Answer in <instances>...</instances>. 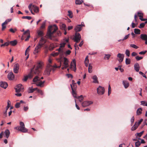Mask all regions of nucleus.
<instances>
[{
	"label": "nucleus",
	"mask_w": 147,
	"mask_h": 147,
	"mask_svg": "<svg viewBox=\"0 0 147 147\" xmlns=\"http://www.w3.org/2000/svg\"><path fill=\"white\" fill-rule=\"evenodd\" d=\"M42 63L41 62H39L36 67L35 66L31 70L30 73L27 76H24L22 79V80L24 82H26L28 79L32 78L33 76L32 74H39L41 70L42 67Z\"/></svg>",
	"instance_id": "f257e3e1"
},
{
	"label": "nucleus",
	"mask_w": 147,
	"mask_h": 147,
	"mask_svg": "<svg viewBox=\"0 0 147 147\" xmlns=\"http://www.w3.org/2000/svg\"><path fill=\"white\" fill-rule=\"evenodd\" d=\"M58 28L56 25H54L53 26H50L48 27V32L47 34V37L50 39L53 40V38L57 36H59L61 35L60 32H57V35H55L56 30H57Z\"/></svg>",
	"instance_id": "f03ea898"
},
{
	"label": "nucleus",
	"mask_w": 147,
	"mask_h": 147,
	"mask_svg": "<svg viewBox=\"0 0 147 147\" xmlns=\"http://www.w3.org/2000/svg\"><path fill=\"white\" fill-rule=\"evenodd\" d=\"M47 42L46 39L42 37L39 41L38 44L36 47L33 53L35 55L37 54L40 50L41 48Z\"/></svg>",
	"instance_id": "7ed1b4c3"
},
{
	"label": "nucleus",
	"mask_w": 147,
	"mask_h": 147,
	"mask_svg": "<svg viewBox=\"0 0 147 147\" xmlns=\"http://www.w3.org/2000/svg\"><path fill=\"white\" fill-rule=\"evenodd\" d=\"M82 29V27L80 25H78L76 26L75 28V30L76 32L75 33V36L74 38L75 41L76 42L78 43L80 40L81 36L80 34L78 33L77 32H79Z\"/></svg>",
	"instance_id": "20e7f679"
},
{
	"label": "nucleus",
	"mask_w": 147,
	"mask_h": 147,
	"mask_svg": "<svg viewBox=\"0 0 147 147\" xmlns=\"http://www.w3.org/2000/svg\"><path fill=\"white\" fill-rule=\"evenodd\" d=\"M69 39L68 38H65L63 40V42L60 44L59 48L56 50L57 51L59 52L60 53V56H63L64 53L63 49L62 48L65 47V44L68 42Z\"/></svg>",
	"instance_id": "39448f33"
},
{
	"label": "nucleus",
	"mask_w": 147,
	"mask_h": 147,
	"mask_svg": "<svg viewBox=\"0 0 147 147\" xmlns=\"http://www.w3.org/2000/svg\"><path fill=\"white\" fill-rule=\"evenodd\" d=\"M57 65L55 64V65L52 66L49 64H48L46 69L45 70L44 74L45 75H49L51 71L53 70V71H55L54 68L57 67Z\"/></svg>",
	"instance_id": "423d86ee"
},
{
	"label": "nucleus",
	"mask_w": 147,
	"mask_h": 147,
	"mask_svg": "<svg viewBox=\"0 0 147 147\" xmlns=\"http://www.w3.org/2000/svg\"><path fill=\"white\" fill-rule=\"evenodd\" d=\"M20 126L16 127V129L22 132L26 133L27 132L28 129L25 128L24 123L22 121H21L20 123Z\"/></svg>",
	"instance_id": "0eeeda50"
},
{
	"label": "nucleus",
	"mask_w": 147,
	"mask_h": 147,
	"mask_svg": "<svg viewBox=\"0 0 147 147\" xmlns=\"http://www.w3.org/2000/svg\"><path fill=\"white\" fill-rule=\"evenodd\" d=\"M60 61H62V63H63V64L62 65L61 69H66L69 67V61L68 59L66 57H64L63 60H60Z\"/></svg>",
	"instance_id": "6e6552de"
},
{
	"label": "nucleus",
	"mask_w": 147,
	"mask_h": 147,
	"mask_svg": "<svg viewBox=\"0 0 147 147\" xmlns=\"http://www.w3.org/2000/svg\"><path fill=\"white\" fill-rule=\"evenodd\" d=\"M76 84L77 83H71L70 84L72 90V94L74 98H77L76 94L75 92L77 87Z\"/></svg>",
	"instance_id": "1a4fd4ad"
},
{
	"label": "nucleus",
	"mask_w": 147,
	"mask_h": 147,
	"mask_svg": "<svg viewBox=\"0 0 147 147\" xmlns=\"http://www.w3.org/2000/svg\"><path fill=\"white\" fill-rule=\"evenodd\" d=\"M28 8L32 13L33 14H34V13H33L32 10H33L34 12L36 13L38 12V7L35 5H32V4H31L29 5Z\"/></svg>",
	"instance_id": "9d476101"
},
{
	"label": "nucleus",
	"mask_w": 147,
	"mask_h": 147,
	"mask_svg": "<svg viewBox=\"0 0 147 147\" xmlns=\"http://www.w3.org/2000/svg\"><path fill=\"white\" fill-rule=\"evenodd\" d=\"M14 89L16 92H19L23 91L24 86L22 84L20 83L18 84L14 88Z\"/></svg>",
	"instance_id": "9b49d317"
},
{
	"label": "nucleus",
	"mask_w": 147,
	"mask_h": 147,
	"mask_svg": "<svg viewBox=\"0 0 147 147\" xmlns=\"http://www.w3.org/2000/svg\"><path fill=\"white\" fill-rule=\"evenodd\" d=\"M97 93L99 95H103L105 93V89L104 88L100 86H99L97 88Z\"/></svg>",
	"instance_id": "f8f14e48"
},
{
	"label": "nucleus",
	"mask_w": 147,
	"mask_h": 147,
	"mask_svg": "<svg viewBox=\"0 0 147 147\" xmlns=\"http://www.w3.org/2000/svg\"><path fill=\"white\" fill-rule=\"evenodd\" d=\"M70 68L75 72L76 71V62L75 59H74L71 62Z\"/></svg>",
	"instance_id": "ddd939ff"
},
{
	"label": "nucleus",
	"mask_w": 147,
	"mask_h": 147,
	"mask_svg": "<svg viewBox=\"0 0 147 147\" xmlns=\"http://www.w3.org/2000/svg\"><path fill=\"white\" fill-rule=\"evenodd\" d=\"M93 102L90 101H86L82 103V105L83 107H87L90 105L92 104Z\"/></svg>",
	"instance_id": "4468645a"
},
{
	"label": "nucleus",
	"mask_w": 147,
	"mask_h": 147,
	"mask_svg": "<svg viewBox=\"0 0 147 147\" xmlns=\"http://www.w3.org/2000/svg\"><path fill=\"white\" fill-rule=\"evenodd\" d=\"M33 81L34 82L45 83V81H42L40 80V78L38 76H36L33 79Z\"/></svg>",
	"instance_id": "2eb2a0df"
},
{
	"label": "nucleus",
	"mask_w": 147,
	"mask_h": 147,
	"mask_svg": "<svg viewBox=\"0 0 147 147\" xmlns=\"http://www.w3.org/2000/svg\"><path fill=\"white\" fill-rule=\"evenodd\" d=\"M19 65L18 64H16L14 66L13 71L14 73L17 74L18 73Z\"/></svg>",
	"instance_id": "dca6fc26"
},
{
	"label": "nucleus",
	"mask_w": 147,
	"mask_h": 147,
	"mask_svg": "<svg viewBox=\"0 0 147 147\" xmlns=\"http://www.w3.org/2000/svg\"><path fill=\"white\" fill-rule=\"evenodd\" d=\"M117 57L119 58L118 60L119 62H121L123 61L124 57L123 54L119 53L117 55Z\"/></svg>",
	"instance_id": "f3484780"
},
{
	"label": "nucleus",
	"mask_w": 147,
	"mask_h": 147,
	"mask_svg": "<svg viewBox=\"0 0 147 147\" xmlns=\"http://www.w3.org/2000/svg\"><path fill=\"white\" fill-rule=\"evenodd\" d=\"M140 38L142 40H145V44L147 45V35L142 34L140 35Z\"/></svg>",
	"instance_id": "a211bd4d"
},
{
	"label": "nucleus",
	"mask_w": 147,
	"mask_h": 147,
	"mask_svg": "<svg viewBox=\"0 0 147 147\" xmlns=\"http://www.w3.org/2000/svg\"><path fill=\"white\" fill-rule=\"evenodd\" d=\"M8 79L10 80H13L14 78V76L12 72H10L7 75Z\"/></svg>",
	"instance_id": "6ab92c4d"
},
{
	"label": "nucleus",
	"mask_w": 147,
	"mask_h": 147,
	"mask_svg": "<svg viewBox=\"0 0 147 147\" xmlns=\"http://www.w3.org/2000/svg\"><path fill=\"white\" fill-rule=\"evenodd\" d=\"M37 89V88H33L32 86L28 88V92L29 93H32Z\"/></svg>",
	"instance_id": "aec40b11"
},
{
	"label": "nucleus",
	"mask_w": 147,
	"mask_h": 147,
	"mask_svg": "<svg viewBox=\"0 0 147 147\" xmlns=\"http://www.w3.org/2000/svg\"><path fill=\"white\" fill-rule=\"evenodd\" d=\"M24 35H26V36H27V37L26 39H25V40L26 41L28 40L30 37L29 30H27L24 33Z\"/></svg>",
	"instance_id": "412c9836"
},
{
	"label": "nucleus",
	"mask_w": 147,
	"mask_h": 147,
	"mask_svg": "<svg viewBox=\"0 0 147 147\" xmlns=\"http://www.w3.org/2000/svg\"><path fill=\"white\" fill-rule=\"evenodd\" d=\"M134 68L136 71L137 72H138L140 70V67L139 64L138 63H136L134 64Z\"/></svg>",
	"instance_id": "4be33fe9"
},
{
	"label": "nucleus",
	"mask_w": 147,
	"mask_h": 147,
	"mask_svg": "<svg viewBox=\"0 0 147 147\" xmlns=\"http://www.w3.org/2000/svg\"><path fill=\"white\" fill-rule=\"evenodd\" d=\"M7 106L6 107V110L4 112V115H7V110L9 108V107L11 104V102L9 100H8L7 101Z\"/></svg>",
	"instance_id": "5701e85b"
},
{
	"label": "nucleus",
	"mask_w": 147,
	"mask_h": 147,
	"mask_svg": "<svg viewBox=\"0 0 147 147\" xmlns=\"http://www.w3.org/2000/svg\"><path fill=\"white\" fill-rule=\"evenodd\" d=\"M4 134L6 137L8 138H9L10 134L9 130L8 129H6L4 131Z\"/></svg>",
	"instance_id": "b1692460"
},
{
	"label": "nucleus",
	"mask_w": 147,
	"mask_h": 147,
	"mask_svg": "<svg viewBox=\"0 0 147 147\" xmlns=\"http://www.w3.org/2000/svg\"><path fill=\"white\" fill-rule=\"evenodd\" d=\"M8 86V83H0V86L4 89H6Z\"/></svg>",
	"instance_id": "393cba45"
},
{
	"label": "nucleus",
	"mask_w": 147,
	"mask_h": 147,
	"mask_svg": "<svg viewBox=\"0 0 147 147\" xmlns=\"http://www.w3.org/2000/svg\"><path fill=\"white\" fill-rule=\"evenodd\" d=\"M142 109L141 108H138L136 114L138 115H140L142 113Z\"/></svg>",
	"instance_id": "a878e982"
},
{
	"label": "nucleus",
	"mask_w": 147,
	"mask_h": 147,
	"mask_svg": "<svg viewBox=\"0 0 147 147\" xmlns=\"http://www.w3.org/2000/svg\"><path fill=\"white\" fill-rule=\"evenodd\" d=\"M93 80V83H98V78L96 75L94 76L92 78Z\"/></svg>",
	"instance_id": "bb28decb"
},
{
	"label": "nucleus",
	"mask_w": 147,
	"mask_h": 147,
	"mask_svg": "<svg viewBox=\"0 0 147 147\" xmlns=\"http://www.w3.org/2000/svg\"><path fill=\"white\" fill-rule=\"evenodd\" d=\"M137 122H136L135 125L133 126L131 128V130L134 131L138 127V125L137 124Z\"/></svg>",
	"instance_id": "cd10ccee"
},
{
	"label": "nucleus",
	"mask_w": 147,
	"mask_h": 147,
	"mask_svg": "<svg viewBox=\"0 0 147 147\" xmlns=\"http://www.w3.org/2000/svg\"><path fill=\"white\" fill-rule=\"evenodd\" d=\"M38 36L40 37L44 35V33L43 32L40 30H38L37 32Z\"/></svg>",
	"instance_id": "c85d7f7f"
},
{
	"label": "nucleus",
	"mask_w": 147,
	"mask_h": 147,
	"mask_svg": "<svg viewBox=\"0 0 147 147\" xmlns=\"http://www.w3.org/2000/svg\"><path fill=\"white\" fill-rule=\"evenodd\" d=\"M9 43L12 46H14L17 44V41L16 40L11 41Z\"/></svg>",
	"instance_id": "c756f323"
},
{
	"label": "nucleus",
	"mask_w": 147,
	"mask_h": 147,
	"mask_svg": "<svg viewBox=\"0 0 147 147\" xmlns=\"http://www.w3.org/2000/svg\"><path fill=\"white\" fill-rule=\"evenodd\" d=\"M92 66L91 64H90L88 66V71L89 73H91L92 71Z\"/></svg>",
	"instance_id": "7c9ffc66"
},
{
	"label": "nucleus",
	"mask_w": 147,
	"mask_h": 147,
	"mask_svg": "<svg viewBox=\"0 0 147 147\" xmlns=\"http://www.w3.org/2000/svg\"><path fill=\"white\" fill-rule=\"evenodd\" d=\"M53 52L51 53V55L54 57L57 56L59 55H60V53H59V52Z\"/></svg>",
	"instance_id": "2f4dec72"
},
{
	"label": "nucleus",
	"mask_w": 147,
	"mask_h": 147,
	"mask_svg": "<svg viewBox=\"0 0 147 147\" xmlns=\"http://www.w3.org/2000/svg\"><path fill=\"white\" fill-rule=\"evenodd\" d=\"M144 132V131H142L141 132H140L139 133H137L136 134H135V136H136V137H140L142 134H143Z\"/></svg>",
	"instance_id": "473e14b6"
},
{
	"label": "nucleus",
	"mask_w": 147,
	"mask_h": 147,
	"mask_svg": "<svg viewBox=\"0 0 147 147\" xmlns=\"http://www.w3.org/2000/svg\"><path fill=\"white\" fill-rule=\"evenodd\" d=\"M104 58L105 59L108 60L110 58L111 55L110 54H105Z\"/></svg>",
	"instance_id": "72a5a7b5"
},
{
	"label": "nucleus",
	"mask_w": 147,
	"mask_h": 147,
	"mask_svg": "<svg viewBox=\"0 0 147 147\" xmlns=\"http://www.w3.org/2000/svg\"><path fill=\"white\" fill-rule=\"evenodd\" d=\"M55 47V46L53 44H51L49 47V49L50 50H52Z\"/></svg>",
	"instance_id": "f704fd0d"
},
{
	"label": "nucleus",
	"mask_w": 147,
	"mask_h": 147,
	"mask_svg": "<svg viewBox=\"0 0 147 147\" xmlns=\"http://www.w3.org/2000/svg\"><path fill=\"white\" fill-rule=\"evenodd\" d=\"M140 30L136 28L134 29V32L136 34H140Z\"/></svg>",
	"instance_id": "c9c22d12"
},
{
	"label": "nucleus",
	"mask_w": 147,
	"mask_h": 147,
	"mask_svg": "<svg viewBox=\"0 0 147 147\" xmlns=\"http://www.w3.org/2000/svg\"><path fill=\"white\" fill-rule=\"evenodd\" d=\"M111 89L110 84L109 85V87H108V95L109 96L110 94H111Z\"/></svg>",
	"instance_id": "e433bc0d"
},
{
	"label": "nucleus",
	"mask_w": 147,
	"mask_h": 147,
	"mask_svg": "<svg viewBox=\"0 0 147 147\" xmlns=\"http://www.w3.org/2000/svg\"><path fill=\"white\" fill-rule=\"evenodd\" d=\"M77 98L78 99L79 101L80 102H82V100L83 98L82 95H81L80 96H78V97L77 96V98Z\"/></svg>",
	"instance_id": "4c0bfd02"
},
{
	"label": "nucleus",
	"mask_w": 147,
	"mask_h": 147,
	"mask_svg": "<svg viewBox=\"0 0 147 147\" xmlns=\"http://www.w3.org/2000/svg\"><path fill=\"white\" fill-rule=\"evenodd\" d=\"M68 15L69 16V18H71L73 17L72 13L71 11H68Z\"/></svg>",
	"instance_id": "58836bf2"
},
{
	"label": "nucleus",
	"mask_w": 147,
	"mask_h": 147,
	"mask_svg": "<svg viewBox=\"0 0 147 147\" xmlns=\"http://www.w3.org/2000/svg\"><path fill=\"white\" fill-rule=\"evenodd\" d=\"M125 63L127 65L130 63V60L129 59L126 58L125 60Z\"/></svg>",
	"instance_id": "ea45409f"
},
{
	"label": "nucleus",
	"mask_w": 147,
	"mask_h": 147,
	"mask_svg": "<svg viewBox=\"0 0 147 147\" xmlns=\"http://www.w3.org/2000/svg\"><path fill=\"white\" fill-rule=\"evenodd\" d=\"M22 19H26L28 20H30L31 19V17L29 16H23L22 17Z\"/></svg>",
	"instance_id": "a19ab883"
},
{
	"label": "nucleus",
	"mask_w": 147,
	"mask_h": 147,
	"mask_svg": "<svg viewBox=\"0 0 147 147\" xmlns=\"http://www.w3.org/2000/svg\"><path fill=\"white\" fill-rule=\"evenodd\" d=\"M141 143L139 141H138L135 142V146L136 147H138L140 145Z\"/></svg>",
	"instance_id": "79ce46f5"
},
{
	"label": "nucleus",
	"mask_w": 147,
	"mask_h": 147,
	"mask_svg": "<svg viewBox=\"0 0 147 147\" xmlns=\"http://www.w3.org/2000/svg\"><path fill=\"white\" fill-rule=\"evenodd\" d=\"M138 15L139 17H140V18H143V14L142 13L140 12H138Z\"/></svg>",
	"instance_id": "37998d69"
},
{
	"label": "nucleus",
	"mask_w": 147,
	"mask_h": 147,
	"mask_svg": "<svg viewBox=\"0 0 147 147\" xmlns=\"http://www.w3.org/2000/svg\"><path fill=\"white\" fill-rule=\"evenodd\" d=\"M36 85L38 86H39L41 87H43L44 86V83H36Z\"/></svg>",
	"instance_id": "c03bdc74"
},
{
	"label": "nucleus",
	"mask_w": 147,
	"mask_h": 147,
	"mask_svg": "<svg viewBox=\"0 0 147 147\" xmlns=\"http://www.w3.org/2000/svg\"><path fill=\"white\" fill-rule=\"evenodd\" d=\"M16 30H17V29L16 28H15L14 29H13L12 28H11L9 30V31L13 33H15Z\"/></svg>",
	"instance_id": "a18cd8bd"
},
{
	"label": "nucleus",
	"mask_w": 147,
	"mask_h": 147,
	"mask_svg": "<svg viewBox=\"0 0 147 147\" xmlns=\"http://www.w3.org/2000/svg\"><path fill=\"white\" fill-rule=\"evenodd\" d=\"M141 105L143 106H147V102H146L145 101H142L141 102Z\"/></svg>",
	"instance_id": "49530a36"
},
{
	"label": "nucleus",
	"mask_w": 147,
	"mask_h": 147,
	"mask_svg": "<svg viewBox=\"0 0 147 147\" xmlns=\"http://www.w3.org/2000/svg\"><path fill=\"white\" fill-rule=\"evenodd\" d=\"M125 53L127 56L128 57L129 56L130 51L128 49H126V50Z\"/></svg>",
	"instance_id": "de8ad7c7"
},
{
	"label": "nucleus",
	"mask_w": 147,
	"mask_h": 147,
	"mask_svg": "<svg viewBox=\"0 0 147 147\" xmlns=\"http://www.w3.org/2000/svg\"><path fill=\"white\" fill-rule=\"evenodd\" d=\"M124 88H127L129 86V83H123Z\"/></svg>",
	"instance_id": "09e8293b"
},
{
	"label": "nucleus",
	"mask_w": 147,
	"mask_h": 147,
	"mask_svg": "<svg viewBox=\"0 0 147 147\" xmlns=\"http://www.w3.org/2000/svg\"><path fill=\"white\" fill-rule=\"evenodd\" d=\"M11 19H8L6 20L5 21L3 22L5 24H7L9 22H10L11 21Z\"/></svg>",
	"instance_id": "8fccbe9b"
},
{
	"label": "nucleus",
	"mask_w": 147,
	"mask_h": 147,
	"mask_svg": "<svg viewBox=\"0 0 147 147\" xmlns=\"http://www.w3.org/2000/svg\"><path fill=\"white\" fill-rule=\"evenodd\" d=\"M75 3L76 4L80 5L82 2L80 0H76Z\"/></svg>",
	"instance_id": "3c124183"
},
{
	"label": "nucleus",
	"mask_w": 147,
	"mask_h": 147,
	"mask_svg": "<svg viewBox=\"0 0 147 147\" xmlns=\"http://www.w3.org/2000/svg\"><path fill=\"white\" fill-rule=\"evenodd\" d=\"M9 43L8 42H6L3 44L1 45V47H2L3 46H7L9 45Z\"/></svg>",
	"instance_id": "603ef678"
},
{
	"label": "nucleus",
	"mask_w": 147,
	"mask_h": 147,
	"mask_svg": "<svg viewBox=\"0 0 147 147\" xmlns=\"http://www.w3.org/2000/svg\"><path fill=\"white\" fill-rule=\"evenodd\" d=\"M45 22H44L42 23L40 27L41 29H44L45 28Z\"/></svg>",
	"instance_id": "864d4df0"
},
{
	"label": "nucleus",
	"mask_w": 147,
	"mask_h": 147,
	"mask_svg": "<svg viewBox=\"0 0 147 147\" xmlns=\"http://www.w3.org/2000/svg\"><path fill=\"white\" fill-rule=\"evenodd\" d=\"M145 23H143L140 24V25L139 28H143L145 26Z\"/></svg>",
	"instance_id": "5fc2aeb1"
},
{
	"label": "nucleus",
	"mask_w": 147,
	"mask_h": 147,
	"mask_svg": "<svg viewBox=\"0 0 147 147\" xmlns=\"http://www.w3.org/2000/svg\"><path fill=\"white\" fill-rule=\"evenodd\" d=\"M130 46L131 47L136 49H137L138 48V47L134 44H131Z\"/></svg>",
	"instance_id": "6e6d98bb"
},
{
	"label": "nucleus",
	"mask_w": 147,
	"mask_h": 147,
	"mask_svg": "<svg viewBox=\"0 0 147 147\" xmlns=\"http://www.w3.org/2000/svg\"><path fill=\"white\" fill-rule=\"evenodd\" d=\"M5 24L3 23H2V30H3L6 27V26L5 25Z\"/></svg>",
	"instance_id": "4d7b16f0"
},
{
	"label": "nucleus",
	"mask_w": 147,
	"mask_h": 147,
	"mask_svg": "<svg viewBox=\"0 0 147 147\" xmlns=\"http://www.w3.org/2000/svg\"><path fill=\"white\" fill-rule=\"evenodd\" d=\"M143 58L142 57H140L139 56H137L136 57V59L137 61H139L142 59Z\"/></svg>",
	"instance_id": "13d9d810"
},
{
	"label": "nucleus",
	"mask_w": 147,
	"mask_h": 147,
	"mask_svg": "<svg viewBox=\"0 0 147 147\" xmlns=\"http://www.w3.org/2000/svg\"><path fill=\"white\" fill-rule=\"evenodd\" d=\"M20 103H17L15 105V107L16 108H18L20 107Z\"/></svg>",
	"instance_id": "bf43d9fd"
},
{
	"label": "nucleus",
	"mask_w": 147,
	"mask_h": 147,
	"mask_svg": "<svg viewBox=\"0 0 147 147\" xmlns=\"http://www.w3.org/2000/svg\"><path fill=\"white\" fill-rule=\"evenodd\" d=\"M66 26L64 24H63L61 25V28L62 29H64V30H65L66 29Z\"/></svg>",
	"instance_id": "052dcab7"
},
{
	"label": "nucleus",
	"mask_w": 147,
	"mask_h": 147,
	"mask_svg": "<svg viewBox=\"0 0 147 147\" xmlns=\"http://www.w3.org/2000/svg\"><path fill=\"white\" fill-rule=\"evenodd\" d=\"M139 73L140 74L142 75L143 77L145 78H146V76L141 71H139Z\"/></svg>",
	"instance_id": "680f3d73"
},
{
	"label": "nucleus",
	"mask_w": 147,
	"mask_h": 147,
	"mask_svg": "<svg viewBox=\"0 0 147 147\" xmlns=\"http://www.w3.org/2000/svg\"><path fill=\"white\" fill-rule=\"evenodd\" d=\"M59 62H60V66H57V67H55L54 68V69H55H55L57 68H59L60 67H61V65L62 66V61H60V60H59Z\"/></svg>",
	"instance_id": "e2e57ef3"
},
{
	"label": "nucleus",
	"mask_w": 147,
	"mask_h": 147,
	"mask_svg": "<svg viewBox=\"0 0 147 147\" xmlns=\"http://www.w3.org/2000/svg\"><path fill=\"white\" fill-rule=\"evenodd\" d=\"M143 119H141L140 120H139L138 122H137V124L139 126L141 123Z\"/></svg>",
	"instance_id": "0e129e2a"
},
{
	"label": "nucleus",
	"mask_w": 147,
	"mask_h": 147,
	"mask_svg": "<svg viewBox=\"0 0 147 147\" xmlns=\"http://www.w3.org/2000/svg\"><path fill=\"white\" fill-rule=\"evenodd\" d=\"M147 52V51H141L139 53V54L140 55H144Z\"/></svg>",
	"instance_id": "69168bd1"
},
{
	"label": "nucleus",
	"mask_w": 147,
	"mask_h": 147,
	"mask_svg": "<svg viewBox=\"0 0 147 147\" xmlns=\"http://www.w3.org/2000/svg\"><path fill=\"white\" fill-rule=\"evenodd\" d=\"M129 34H128V35H127L125 36L124 38L122 39V40H125L126 39H127L129 37Z\"/></svg>",
	"instance_id": "338daca9"
},
{
	"label": "nucleus",
	"mask_w": 147,
	"mask_h": 147,
	"mask_svg": "<svg viewBox=\"0 0 147 147\" xmlns=\"http://www.w3.org/2000/svg\"><path fill=\"white\" fill-rule=\"evenodd\" d=\"M71 52L70 51L68 50L66 51L65 54L66 55H69L70 54V53H71Z\"/></svg>",
	"instance_id": "774afa93"
}]
</instances>
